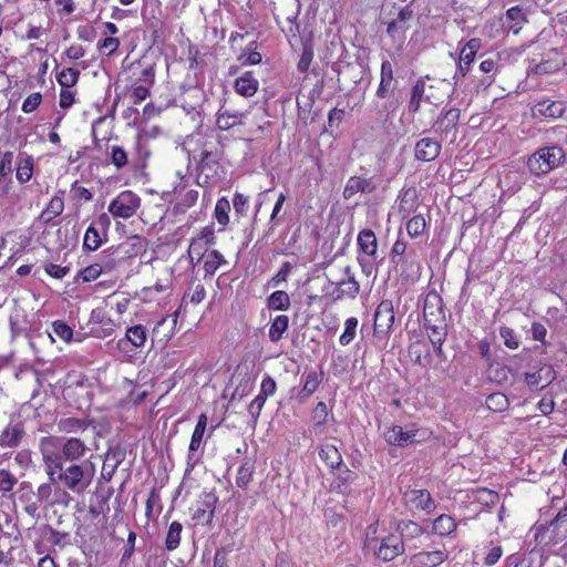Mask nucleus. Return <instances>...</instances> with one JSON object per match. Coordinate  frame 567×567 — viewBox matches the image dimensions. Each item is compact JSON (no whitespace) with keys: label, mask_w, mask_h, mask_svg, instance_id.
Masks as SVG:
<instances>
[{"label":"nucleus","mask_w":567,"mask_h":567,"mask_svg":"<svg viewBox=\"0 0 567 567\" xmlns=\"http://www.w3.org/2000/svg\"><path fill=\"white\" fill-rule=\"evenodd\" d=\"M43 466L48 478L56 483L58 487L79 496L91 486L95 475L94 465L87 460L68 465L61 462H43Z\"/></svg>","instance_id":"nucleus-1"},{"label":"nucleus","mask_w":567,"mask_h":567,"mask_svg":"<svg viewBox=\"0 0 567 567\" xmlns=\"http://www.w3.org/2000/svg\"><path fill=\"white\" fill-rule=\"evenodd\" d=\"M42 462L76 463L87 451L84 442L76 437L44 436L39 444Z\"/></svg>","instance_id":"nucleus-2"},{"label":"nucleus","mask_w":567,"mask_h":567,"mask_svg":"<svg viewBox=\"0 0 567 567\" xmlns=\"http://www.w3.org/2000/svg\"><path fill=\"white\" fill-rule=\"evenodd\" d=\"M441 300L437 296H427L424 302V326L431 343L444 342L446 338V324L442 313Z\"/></svg>","instance_id":"nucleus-3"},{"label":"nucleus","mask_w":567,"mask_h":567,"mask_svg":"<svg viewBox=\"0 0 567 567\" xmlns=\"http://www.w3.org/2000/svg\"><path fill=\"white\" fill-rule=\"evenodd\" d=\"M565 161V152L558 146L537 150L527 161L528 171L536 176L546 175L559 167Z\"/></svg>","instance_id":"nucleus-4"},{"label":"nucleus","mask_w":567,"mask_h":567,"mask_svg":"<svg viewBox=\"0 0 567 567\" xmlns=\"http://www.w3.org/2000/svg\"><path fill=\"white\" fill-rule=\"evenodd\" d=\"M431 434L432 432L426 427L412 425L410 429H403L400 425H392L384 432V439L391 445L405 447L427 441Z\"/></svg>","instance_id":"nucleus-5"},{"label":"nucleus","mask_w":567,"mask_h":567,"mask_svg":"<svg viewBox=\"0 0 567 567\" xmlns=\"http://www.w3.org/2000/svg\"><path fill=\"white\" fill-rule=\"evenodd\" d=\"M368 547L372 548L375 557L382 561H392L405 550L402 536L394 534L388 535L380 540L371 539L368 543Z\"/></svg>","instance_id":"nucleus-6"},{"label":"nucleus","mask_w":567,"mask_h":567,"mask_svg":"<svg viewBox=\"0 0 567 567\" xmlns=\"http://www.w3.org/2000/svg\"><path fill=\"white\" fill-rule=\"evenodd\" d=\"M140 197L131 190L120 193L109 205V213L115 218L127 219L140 207Z\"/></svg>","instance_id":"nucleus-7"},{"label":"nucleus","mask_w":567,"mask_h":567,"mask_svg":"<svg viewBox=\"0 0 567 567\" xmlns=\"http://www.w3.org/2000/svg\"><path fill=\"white\" fill-rule=\"evenodd\" d=\"M481 47L482 42L477 38H473L464 44L460 53L456 72L453 75L455 84L466 76L470 65L474 62L476 53L480 51Z\"/></svg>","instance_id":"nucleus-8"},{"label":"nucleus","mask_w":567,"mask_h":567,"mask_svg":"<svg viewBox=\"0 0 567 567\" xmlns=\"http://www.w3.org/2000/svg\"><path fill=\"white\" fill-rule=\"evenodd\" d=\"M207 426V416L206 414H200L198 416L196 426L192 434L190 443L188 446L187 454V471H193L194 467L198 464L200 460V455L197 453L200 449L203 437Z\"/></svg>","instance_id":"nucleus-9"},{"label":"nucleus","mask_w":567,"mask_h":567,"mask_svg":"<svg viewBox=\"0 0 567 567\" xmlns=\"http://www.w3.org/2000/svg\"><path fill=\"white\" fill-rule=\"evenodd\" d=\"M35 497L40 503H47L50 505L64 504L69 505L71 495L58 487V484L49 480L48 483L41 484L35 493Z\"/></svg>","instance_id":"nucleus-10"},{"label":"nucleus","mask_w":567,"mask_h":567,"mask_svg":"<svg viewBox=\"0 0 567 567\" xmlns=\"http://www.w3.org/2000/svg\"><path fill=\"white\" fill-rule=\"evenodd\" d=\"M215 230L214 226L204 227L197 237L190 240L188 247V255L192 260L196 259L199 261L207 254L208 247L215 244Z\"/></svg>","instance_id":"nucleus-11"},{"label":"nucleus","mask_w":567,"mask_h":567,"mask_svg":"<svg viewBox=\"0 0 567 567\" xmlns=\"http://www.w3.org/2000/svg\"><path fill=\"white\" fill-rule=\"evenodd\" d=\"M394 318L392 301H381L374 313V332L386 334L394 323Z\"/></svg>","instance_id":"nucleus-12"},{"label":"nucleus","mask_w":567,"mask_h":567,"mask_svg":"<svg viewBox=\"0 0 567 567\" xmlns=\"http://www.w3.org/2000/svg\"><path fill=\"white\" fill-rule=\"evenodd\" d=\"M248 114V111L231 110L224 103L217 112L216 123L219 130L228 131L237 125H241Z\"/></svg>","instance_id":"nucleus-13"},{"label":"nucleus","mask_w":567,"mask_h":567,"mask_svg":"<svg viewBox=\"0 0 567 567\" xmlns=\"http://www.w3.org/2000/svg\"><path fill=\"white\" fill-rule=\"evenodd\" d=\"M344 277L337 282V288L333 291L336 299L351 298L354 299L360 291V285L355 280L350 266L343 268Z\"/></svg>","instance_id":"nucleus-14"},{"label":"nucleus","mask_w":567,"mask_h":567,"mask_svg":"<svg viewBox=\"0 0 567 567\" xmlns=\"http://www.w3.org/2000/svg\"><path fill=\"white\" fill-rule=\"evenodd\" d=\"M198 179H204V183H210L218 179L219 165L216 156L209 151H203L198 162Z\"/></svg>","instance_id":"nucleus-15"},{"label":"nucleus","mask_w":567,"mask_h":567,"mask_svg":"<svg viewBox=\"0 0 567 567\" xmlns=\"http://www.w3.org/2000/svg\"><path fill=\"white\" fill-rule=\"evenodd\" d=\"M404 498L406 504L413 508L421 509L426 513H432L436 507L434 499L426 489L408 491L404 494Z\"/></svg>","instance_id":"nucleus-16"},{"label":"nucleus","mask_w":567,"mask_h":567,"mask_svg":"<svg viewBox=\"0 0 567 567\" xmlns=\"http://www.w3.org/2000/svg\"><path fill=\"white\" fill-rule=\"evenodd\" d=\"M526 384L532 390L544 389L553 380H555L556 374L555 370L551 365H543L536 372H527L524 374Z\"/></svg>","instance_id":"nucleus-17"},{"label":"nucleus","mask_w":567,"mask_h":567,"mask_svg":"<svg viewBox=\"0 0 567 567\" xmlns=\"http://www.w3.org/2000/svg\"><path fill=\"white\" fill-rule=\"evenodd\" d=\"M441 143L431 137H423L415 144V158L422 162L434 161L441 152Z\"/></svg>","instance_id":"nucleus-18"},{"label":"nucleus","mask_w":567,"mask_h":567,"mask_svg":"<svg viewBox=\"0 0 567 567\" xmlns=\"http://www.w3.org/2000/svg\"><path fill=\"white\" fill-rule=\"evenodd\" d=\"M303 386L297 394L300 403L306 402L318 389L323 379V373L310 370L302 374Z\"/></svg>","instance_id":"nucleus-19"},{"label":"nucleus","mask_w":567,"mask_h":567,"mask_svg":"<svg viewBox=\"0 0 567 567\" xmlns=\"http://www.w3.org/2000/svg\"><path fill=\"white\" fill-rule=\"evenodd\" d=\"M447 559L445 550L420 551L411 557L416 567H436Z\"/></svg>","instance_id":"nucleus-20"},{"label":"nucleus","mask_w":567,"mask_h":567,"mask_svg":"<svg viewBox=\"0 0 567 567\" xmlns=\"http://www.w3.org/2000/svg\"><path fill=\"white\" fill-rule=\"evenodd\" d=\"M412 10L408 7L402 9L396 19L388 24V34L394 40H402L408 29V22L412 19Z\"/></svg>","instance_id":"nucleus-21"},{"label":"nucleus","mask_w":567,"mask_h":567,"mask_svg":"<svg viewBox=\"0 0 567 567\" xmlns=\"http://www.w3.org/2000/svg\"><path fill=\"white\" fill-rule=\"evenodd\" d=\"M373 189L374 186L370 179L352 176L346 183L343 198L350 200L359 193H371Z\"/></svg>","instance_id":"nucleus-22"},{"label":"nucleus","mask_w":567,"mask_h":567,"mask_svg":"<svg viewBox=\"0 0 567 567\" xmlns=\"http://www.w3.org/2000/svg\"><path fill=\"white\" fill-rule=\"evenodd\" d=\"M258 87L259 82L250 71H247L237 78L234 83L236 93L245 97L254 96L257 93Z\"/></svg>","instance_id":"nucleus-23"},{"label":"nucleus","mask_w":567,"mask_h":567,"mask_svg":"<svg viewBox=\"0 0 567 567\" xmlns=\"http://www.w3.org/2000/svg\"><path fill=\"white\" fill-rule=\"evenodd\" d=\"M146 341V330L143 326H134L126 330L125 338L117 341V348L124 350L127 343L134 347H143Z\"/></svg>","instance_id":"nucleus-24"},{"label":"nucleus","mask_w":567,"mask_h":567,"mask_svg":"<svg viewBox=\"0 0 567 567\" xmlns=\"http://www.w3.org/2000/svg\"><path fill=\"white\" fill-rule=\"evenodd\" d=\"M23 429L20 424L8 425L0 435V445L3 447H16L23 437Z\"/></svg>","instance_id":"nucleus-25"},{"label":"nucleus","mask_w":567,"mask_h":567,"mask_svg":"<svg viewBox=\"0 0 567 567\" xmlns=\"http://www.w3.org/2000/svg\"><path fill=\"white\" fill-rule=\"evenodd\" d=\"M393 81V69L390 61H383L381 64V80L377 91L378 97L385 99L391 90Z\"/></svg>","instance_id":"nucleus-26"},{"label":"nucleus","mask_w":567,"mask_h":567,"mask_svg":"<svg viewBox=\"0 0 567 567\" xmlns=\"http://www.w3.org/2000/svg\"><path fill=\"white\" fill-rule=\"evenodd\" d=\"M460 120V111L457 109L447 110L444 115L434 123L435 132L447 133L456 127Z\"/></svg>","instance_id":"nucleus-27"},{"label":"nucleus","mask_w":567,"mask_h":567,"mask_svg":"<svg viewBox=\"0 0 567 567\" xmlns=\"http://www.w3.org/2000/svg\"><path fill=\"white\" fill-rule=\"evenodd\" d=\"M34 161L28 154H19V162L17 167V179L19 183L24 184L29 182L33 175Z\"/></svg>","instance_id":"nucleus-28"},{"label":"nucleus","mask_w":567,"mask_h":567,"mask_svg":"<svg viewBox=\"0 0 567 567\" xmlns=\"http://www.w3.org/2000/svg\"><path fill=\"white\" fill-rule=\"evenodd\" d=\"M319 456L332 470L342 467V456L334 445L327 444L322 446Z\"/></svg>","instance_id":"nucleus-29"},{"label":"nucleus","mask_w":567,"mask_h":567,"mask_svg":"<svg viewBox=\"0 0 567 567\" xmlns=\"http://www.w3.org/2000/svg\"><path fill=\"white\" fill-rule=\"evenodd\" d=\"M255 472V462L245 457L237 471L236 484L240 488H246L251 482Z\"/></svg>","instance_id":"nucleus-30"},{"label":"nucleus","mask_w":567,"mask_h":567,"mask_svg":"<svg viewBox=\"0 0 567 567\" xmlns=\"http://www.w3.org/2000/svg\"><path fill=\"white\" fill-rule=\"evenodd\" d=\"M456 529V523L450 515L442 514L433 520L432 532L439 536H447Z\"/></svg>","instance_id":"nucleus-31"},{"label":"nucleus","mask_w":567,"mask_h":567,"mask_svg":"<svg viewBox=\"0 0 567 567\" xmlns=\"http://www.w3.org/2000/svg\"><path fill=\"white\" fill-rule=\"evenodd\" d=\"M358 245L361 250L368 256H374L377 252V237L370 229H364L358 235Z\"/></svg>","instance_id":"nucleus-32"},{"label":"nucleus","mask_w":567,"mask_h":567,"mask_svg":"<svg viewBox=\"0 0 567 567\" xmlns=\"http://www.w3.org/2000/svg\"><path fill=\"white\" fill-rule=\"evenodd\" d=\"M289 327V318L286 315H279L277 316L269 328V339L272 342H278L284 333L288 330Z\"/></svg>","instance_id":"nucleus-33"},{"label":"nucleus","mask_w":567,"mask_h":567,"mask_svg":"<svg viewBox=\"0 0 567 567\" xmlns=\"http://www.w3.org/2000/svg\"><path fill=\"white\" fill-rule=\"evenodd\" d=\"M446 86L447 83L445 81H437L436 84H431L426 87L425 91V100L434 105H437L443 102L444 96L446 95Z\"/></svg>","instance_id":"nucleus-34"},{"label":"nucleus","mask_w":567,"mask_h":567,"mask_svg":"<svg viewBox=\"0 0 567 567\" xmlns=\"http://www.w3.org/2000/svg\"><path fill=\"white\" fill-rule=\"evenodd\" d=\"M267 307L270 310H288L290 307V297L286 291L277 290L268 297Z\"/></svg>","instance_id":"nucleus-35"},{"label":"nucleus","mask_w":567,"mask_h":567,"mask_svg":"<svg viewBox=\"0 0 567 567\" xmlns=\"http://www.w3.org/2000/svg\"><path fill=\"white\" fill-rule=\"evenodd\" d=\"M203 258L205 259L204 270L208 275H214L220 266L227 264L226 259L218 250H210L205 254Z\"/></svg>","instance_id":"nucleus-36"},{"label":"nucleus","mask_w":567,"mask_h":567,"mask_svg":"<svg viewBox=\"0 0 567 567\" xmlns=\"http://www.w3.org/2000/svg\"><path fill=\"white\" fill-rule=\"evenodd\" d=\"M506 19L512 22L508 28L514 34H517L520 31L522 25L527 22L523 9L518 6L512 7L506 11Z\"/></svg>","instance_id":"nucleus-37"},{"label":"nucleus","mask_w":567,"mask_h":567,"mask_svg":"<svg viewBox=\"0 0 567 567\" xmlns=\"http://www.w3.org/2000/svg\"><path fill=\"white\" fill-rule=\"evenodd\" d=\"M64 209V203L62 197L54 196L51 198L50 203L48 204L47 208L41 213L40 218L44 223H49L55 217L60 216Z\"/></svg>","instance_id":"nucleus-38"},{"label":"nucleus","mask_w":567,"mask_h":567,"mask_svg":"<svg viewBox=\"0 0 567 567\" xmlns=\"http://www.w3.org/2000/svg\"><path fill=\"white\" fill-rule=\"evenodd\" d=\"M536 110L539 114L553 118L560 117L564 113L563 103L554 101L539 102L536 105Z\"/></svg>","instance_id":"nucleus-39"},{"label":"nucleus","mask_w":567,"mask_h":567,"mask_svg":"<svg viewBox=\"0 0 567 567\" xmlns=\"http://www.w3.org/2000/svg\"><path fill=\"white\" fill-rule=\"evenodd\" d=\"M425 91H426V84L425 81L420 79L416 81L414 86L412 87L411 92V100H410V110L412 112H417L421 106V101L425 99Z\"/></svg>","instance_id":"nucleus-40"},{"label":"nucleus","mask_w":567,"mask_h":567,"mask_svg":"<svg viewBox=\"0 0 567 567\" xmlns=\"http://www.w3.org/2000/svg\"><path fill=\"white\" fill-rule=\"evenodd\" d=\"M102 245V236L95 226V224H92L85 231L84 239H83V247L94 251Z\"/></svg>","instance_id":"nucleus-41"},{"label":"nucleus","mask_w":567,"mask_h":567,"mask_svg":"<svg viewBox=\"0 0 567 567\" xmlns=\"http://www.w3.org/2000/svg\"><path fill=\"white\" fill-rule=\"evenodd\" d=\"M183 526L178 522H173L169 525L166 539H165V547L167 550H174L178 547L181 542V534H182Z\"/></svg>","instance_id":"nucleus-42"},{"label":"nucleus","mask_w":567,"mask_h":567,"mask_svg":"<svg viewBox=\"0 0 567 567\" xmlns=\"http://www.w3.org/2000/svg\"><path fill=\"white\" fill-rule=\"evenodd\" d=\"M509 405L508 399L505 394L496 392L486 398V406L494 412L505 411Z\"/></svg>","instance_id":"nucleus-43"},{"label":"nucleus","mask_w":567,"mask_h":567,"mask_svg":"<svg viewBox=\"0 0 567 567\" xmlns=\"http://www.w3.org/2000/svg\"><path fill=\"white\" fill-rule=\"evenodd\" d=\"M79 76H80V71H78L76 69H73V68H68V69L62 70L58 74L56 79H58L59 84L63 89H70L76 84Z\"/></svg>","instance_id":"nucleus-44"},{"label":"nucleus","mask_w":567,"mask_h":567,"mask_svg":"<svg viewBox=\"0 0 567 567\" xmlns=\"http://www.w3.org/2000/svg\"><path fill=\"white\" fill-rule=\"evenodd\" d=\"M358 319L354 317L348 318L344 322V331L339 338V342L342 346L350 344L357 334Z\"/></svg>","instance_id":"nucleus-45"},{"label":"nucleus","mask_w":567,"mask_h":567,"mask_svg":"<svg viewBox=\"0 0 567 567\" xmlns=\"http://www.w3.org/2000/svg\"><path fill=\"white\" fill-rule=\"evenodd\" d=\"M216 498L207 494L203 501L204 508H198L194 515L195 518H205L210 522L214 517Z\"/></svg>","instance_id":"nucleus-46"},{"label":"nucleus","mask_w":567,"mask_h":567,"mask_svg":"<svg viewBox=\"0 0 567 567\" xmlns=\"http://www.w3.org/2000/svg\"><path fill=\"white\" fill-rule=\"evenodd\" d=\"M411 353L415 355L414 361L421 367H427L431 362L430 350L420 342L411 347Z\"/></svg>","instance_id":"nucleus-47"},{"label":"nucleus","mask_w":567,"mask_h":567,"mask_svg":"<svg viewBox=\"0 0 567 567\" xmlns=\"http://www.w3.org/2000/svg\"><path fill=\"white\" fill-rule=\"evenodd\" d=\"M426 223L423 216L416 215L406 223V231L411 237L420 236L425 229Z\"/></svg>","instance_id":"nucleus-48"},{"label":"nucleus","mask_w":567,"mask_h":567,"mask_svg":"<svg viewBox=\"0 0 567 567\" xmlns=\"http://www.w3.org/2000/svg\"><path fill=\"white\" fill-rule=\"evenodd\" d=\"M401 530L400 536L410 538H416L423 534V528L413 520H406L399 524Z\"/></svg>","instance_id":"nucleus-49"},{"label":"nucleus","mask_w":567,"mask_h":567,"mask_svg":"<svg viewBox=\"0 0 567 567\" xmlns=\"http://www.w3.org/2000/svg\"><path fill=\"white\" fill-rule=\"evenodd\" d=\"M230 209L229 202L226 198H220L217 200L215 206V217L217 221L225 226L229 221L228 213Z\"/></svg>","instance_id":"nucleus-50"},{"label":"nucleus","mask_w":567,"mask_h":567,"mask_svg":"<svg viewBox=\"0 0 567 567\" xmlns=\"http://www.w3.org/2000/svg\"><path fill=\"white\" fill-rule=\"evenodd\" d=\"M128 162L127 153L123 150V147L118 145H113L111 147V163L118 169L126 166Z\"/></svg>","instance_id":"nucleus-51"},{"label":"nucleus","mask_w":567,"mask_h":567,"mask_svg":"<svg viewBox=\"0 0 567 567\" xmlns=\"http://www.w3.org/2000/svg\"><path fill=\"white\" fill-rule=\"evenodd\" d=\"M54 333L65 342H70L73 336V330L63 321L56 320L52 323Z\"/></svg>","instance_id":"nucleus-52"},{"label":"nucleus","mask_w":567,"mask_h":567,"mask_svg":"<svg viewBox=\"0 0 567 567\" xmlns=\"http://www.w3.org/2000/svg\"><path fill=\"white\" fill-rule=\"evenodd\" d=\"M17 484V478L7 470H0V491L11 492Z\"/></svg>","instance_id":"nucleus-53"},{"label":"nucleus","mask_w":567,"mask_h":567,"mask_svg":"<svg viewBox=\"0 0 567 567\" xmlns=\"http://www.w3.org/2000/svg\"><path fill=\"white\" fill-rule=\"evenodd\" d=\"M266 400H267L266 398L258 394L248 406V413L255 423L257 422V420L260 415V412L266 403Z\"/></svg>","instance_id":"nucleus-54"},{"label":"nucleus","mask_w":567,"mask_h":567,"mask_svg":"<svg viewBox=\"0 0 567 567\" xmlns=\"http://www.w3.org/2000/svg\"><path fill=\"white\" fill-rule=\"evenodd\" d=\"M103 271V267L100 264H93L84 268L80 277L84 282L95 280Z\"/></svg>","instance_id":"nucleus-55"},{"label":"nucleus","mask_w":567,"mask_h":567,"mask_svg":"<svg viewBox=\"0 0 567 567\" xmlns=\"http://www.w3.org/2000/svg\"><path fill=\"white\" fill-rule=\"evenodd\" d=\"M13 153L4 152L0 158V177H7L12 172Z\"/></svg>","instance_id":"nucleus-56"},{"label":"nucleus","mask_w":567,"mask_h":567,"mask_svg":"<svg viewBox=\"0 0 567 567\" xmlns=\"http://www.w3.org/2000/svg\"><path fill=\"white\" fill-rule=\"evenodd\" d=\"M327 417H328L327 404L324 402H319L313 410L315 425L316 426L323 425L327 422Z\"/></svg>","instance_id":"nucleus-57"},{"label":"nucleus","mask_w":567,"mask_h":567,"mask_svg":"<svg viewBox=\"0 0 567 567\" xmlns=\"http://www.w3.org/2000/svg\"><path fill=\"white\" fill-rule=\"evenodd\" d=\"M42 96L40 93L30 94L22 103V111L24 113H31L40 105Z\"/></svg>","instance_id":"nucleus-58"},{"label":"nucleus","mask_w":567,"mask_h":567,"mask_svg":"<svg viewBox=\"0 0 567 567\" xmlns=\"http://www.w3.org/2000/svg\"><path fill=\"white\" fill-rule=\"evenodd\" d=\"M233 205L237 214L245 215L248 209V198L240 193H235Z\"/></svg>","instance_id":"nucleus-59"},{"label":"nucleus","mask_w":567,"mask_h":567,"mask_svg":"<svg viewBox=\"0 0 567 567\" xmlns=\"http://www.w3.org/2000/svg\"><path fill=\"white\" fill-rule=\"evenodd\" d=\"M276 381L271 377H266L261 382L259 394L267 399L276 392Z\"/></svg>","instance_id":"nucleus-60"},{"label":"nucleus","mask_w":567,"mask_h":567,"mask_svg":"<svg viewBox=\"0 0 567 567\" xmlns=\"http://www.w3.org/2000/svg\"><path fill=\"white\" fill-rule=\"evenodd\" d=\"M120 45V41L116 38H105L100 44V50H104L107 52V55H111L113 52L117 50Z\"/></svg>","instance_id":"nucleus-61"},{"label":"nucleus","mask_w":567,"mask_h":567,"mask_svg":"<svg viewBox=\"0 0 567 567\" xmlns=\"http://www.w3.org/2000/svg\"><path fill=\"white\" fill-rule=\"evenodd\" d=\"M405 250H406V243H405L404 240H402V239H400V238H399V239L394 243V245H393V247H392V249H391V254H390L391 261H392V262H399V261L395 259V257H401V256H403V255H404V252H405Z\"/></svg>","instance_id":"nucleus-62"},{"label":"nucleus","mask_w":567,"mask_h":567,"mask_svg":"<svg viewBox=\"0 0 567 567\" xmlns=\"http://www.w3.org/2000/svg\"><path fill=\"white\" fill-rule=\"evenodd\" d=\"M68 270L69 269L66 267H61L60 265L55 264H48L45 266L47 274L56 279L63 278L66 275Z\"/></svg>","instance_id":"nucleus-63"},{"label":"nucleus","mask_w":567,"mask_h":567,"mask_svg":"<svg viewBox=\"0 0 567 567\" xmlns=\"http://www.w3.org/2000/svg\"><path fill=\"white\" fill-rule=\"evenodd\" d=\"M501 336L504 338V343L509 349H517L518 341L516 340L513 331L508 328H504L501 330Z\"/></svg>","instance_id":"nucleus-64"}]
</instances>
